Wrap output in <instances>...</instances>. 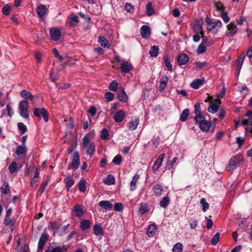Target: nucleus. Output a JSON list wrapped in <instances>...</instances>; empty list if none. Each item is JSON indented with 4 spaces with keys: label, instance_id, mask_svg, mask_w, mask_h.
Instances as JSON below:
<instances>
[{
    "label": "nucleus",
    "instance_id": "nucleus-1",
    "mask_svg": "<svg viewBox=\"0 0 252 252\" xmlns=\"http://www.w3.org/2000/svg\"><path fill=\"white\" fill-rule=\"evenodd\" d=\"M244 162V157L242 154H238L233 156L229 160L226 166L227 171H232L240 166Z\"/></svg>",
    "mask_w": 252,
    "mask_h": 252
},
{
    "label": "nucleus",
    "instance_id": "nucleus-2",
    "mask_svg": "<svg viewBox=\"0 0 252 252\" xmlns=\"http://www.w3.org/2000/svg\"><path fill=\"white\" fill-rule=\"evenodd\" d=\"M29 103L27 100H23L19 102L18 109L20 115L26 119H28L29 117Z\"/></svg>",
    "mask_w": 252,
    "mask_h": 252
},
{
    "label": "nucleus",
    "instance_id": "nucleus-3",
    "mask_svg": "<svg viewBox=\"0 0 252 252\" xmlns=\"http://www.w3.org/2000/svg\"><path fill=\"white\" fill-rule=\"evenodd\" d=\"M196 125L199 126V128L204 132L209 131L212 126V123L209 121L205 120V117L202 119H198L197 121H195Z\"/></svg>",
    "mask_w": 252,
    "mask_h": 252
},
{
    "label": "nucleus",
    "instance_id": "nucleus-4",
    "mask_svg": "<svg viewBox=\"0 0 252 252\" xmlns=\"http://www.w3.org/2000/svg\"><path fill=\"white\" fill-rule=\"evenodd\" d=\"M33 113L36 118H41L42 117L45 122H47L49 120L48 112L45 108H35L33 110Z\"/></svg>",
    "mask_w": 252,
    "mask_h": 252
},
{
    "label": "nucleus",
    "instance_id": "nucleus-5",
    "mask_svg": "<svg viewBox=\"0 0 252 252\" xmlns=\"http://www.w3.org/2000/svg\"><path fill=\"white\" fill-rule=\"evenodd\" d=\"M80 163V156L78 152H75L73 155V158L69 165L67 167L68 170L73 169L74 170L77 169L79 167Z\"/></svg>",
    "mask_w": 252,
    "mask_h": 252
},
{
    "label": "nucleus",
    "instance_id": "nucleus-6",
    "mask_svg": "<svg viewBox=\"0 0 252 252\" xmlns=\"http://www.w3.org/2000/svg\"><path fill=\"white\" fill-rule=\"evenodd\" d=\"M49 236L47 232H44L41 235L37 246L38 251H42L46 242L48 240Z\"/></svg>",
    "mask_w": 252,
    "mask_h": 252
},
{
    "label": "nucleus",
    "instance_id": "nucleus-7",
    "mask_svg": "<svg viewBox=\"0 0 252 252\" xmlns=\"http://www.w3.org/2000/svg\"><path fill=\"white\" fill-rule=\"evenodd\" d=\"M61 31L58 28H51L49 31L50 37L53 41H58L61 37Z\"/></svg>",
    "mask_w": 252,
    "mask_h": 252
},
{
    "label": "nucleus",
    "instance_id": "nucleus-8",
    "mask_svg": "<svg viewBox=\"0 0 252 252\" xmlns=\"http://www.w3.org/2000/svg\"><path fill=\"white\" fill-rule=\"evenodd\" d=\"M200 105L201 103L200 102H197L194 105V121H197L198 119H202L205 116L202 113Z\"/></svg>",
    "mask_w": 252,
    "mask_h": 252
},
{
    "label": "nucleus",
    "instance_id": "nucleus-9",
    "mask_svg": "<svg viewBox=\"0 0 252 252\" xmlns=\"http://www.w3.org/2000/svg\"><path fill=\"white\" fill-rule=\"evenodd\" d=\"M126 114L124 110H119L115 112L113 116V119L116 123H121L125 119Z\"/></svg>",
    "mask_w": 252,
    "mask_h": 252
},
{
    "label": "nucleus",
    "instance_id": "nucleus-10",
    "mask_svg": "<svg viewBox=\"0 0 252 252\" xmlns=\"http://www.w3.org/2000/svg\"><path fill=\"white\" fill-rule=\"evenodd\" d=\"M164 156V154H161L160 155H159L158 158L155 161L154 164L153 166V171L154 172H157L163 160Z\"/></svg>",
    "mask_w": 252,
    "mask_h": 252
},
{
    "label": "nucleus",
    "instance_id": "nucleus-11",
    "mask_svg": "<svg viewBox=\"0 0 252 252\" xmlns=\"http://www.w3.org/2000/svg\"><path fill=\"white\" fill-rule=\"evenodd\" d=\"M189 60V57L186 54H179L177 57L178 63L180 66L187 64Z\"/></svg>",
    "mask_w": 252,
    "mask_h": 252
},
{
    "label": "nucleus",
    "instance_id": "nucleus-12",
    "mask_svg": "<svg viewBox=\"0 0 252 252\" xmlns=\"http://www.w3.org/2000/svg\"><path fill=\"white\" fill-rule=\"evenodd\" d=\"M121 71L125 73H128L132 68V65L127 61H122L121 63Z\"/></svg>",
    "mask_w": 252,
    "mask_h": 252
},
{
    "label": "nucleus",
    "instance_id": "nucleus-13",
    "mask_svg": "<svg viewBox=\"0 0 252 252\" xmlns=\"http://www.w3.org/2000/svg\"><path fill=\"white\" fill-rule=\"evenodd\" d=\"M47 11V9L45 5L40 4L37 7V14L41 20L44 19V15Z\"/></svg>",
    "mask_w": 252,
    "mask_h": 252
},
{
    "label": "nucleus",
    "instance_id": "nucleus-14",
    "mask_svg": "<svg viewBox=\"0 0 252 252\" xmlns=\"http://www.w3.org/2000/svg\"><path fill=\"white\" fill-rule=\"evenodd\" d=\"M10 216H5L4 219V224L5 226H10V227L13 229L16 221V218L15 217L10 218Z\"/></svg>",
    "mask_w": 252,
    "mask_h": 252
},
{
    "label": "nucleus",
    "instance_id": "nucleus-15",
    "mask_svg": "<svg viewBox=\"0 0 252 252\" xmlns=\"http://www.w3.org/2000/svg\"><path fill=\"white\" fill-rule=\"evenodd\" d=\"M140 33L143 38H148L151 34L150 27L146 25H143L140 29Z\"/></svg>",
    "mask_w": 252,
    "mask_h": 252
},
{
    "label": "nucleus",
    "instance_id": "nucleus-16",
    "mask_svg": "<svg viewBox=\"0 0 252 252\" xmlns=\"http://www.w3.org/2000/svg\"><path fill=\"white\" fill-rule=\"evenodd\" d=\"M117 98L122 102H126L128 101V96L123 88H122L121 91L117 93Z\"/></svg>",
    "mask_w": 252,
    "mask_h": 252
},
{
    "label": "nucleus",
    "instance_id": "nucleus-17",
    "mask_svg": "<svg viewBox=\"0 0 252 252\" xmlns=\"http://www.w3.org/2000/svg\"><path fill=\"white\" fill-rule=\"evenodd\" d=\"M140 179V175L136 173L133 177L132 180L130 183L129 189L130 191H133L137 188V183L138 182Z\"/></svg>",
    "mask_w": 252,
    "mask_h": 252
},
{
    "label": "nucleus",
    "instance_id": "nucleus-18",
    "mask_svg": "<svg viewBox=\"0 0 252 252\" xmlns=\"http://www.w3.org/2000/svg\"><path fill=\"white\" fill-rule=\"evenodd\" d=\"M73 211L77 218L81 217L85 213L83 206L80 204H76L73 208Z\"/></svg>",
    "mask_w": 252,
    "mask_h": 252
},
{
    "label": "nucleus",
    "instance_id": "nucleus-19",
    "mask_svg": "<svg viewBox=\"0 0 252 252\" xmlns=\"http://www.w3.org/2000/svg\"><path fill=\"white\" fill-rule=\"evenodd\" d=\"M205 82L204 78L196 79L193 80L190 84V86L194 89H197Z\"/></svg>",
    "mask_w": 252,
    "mask_h": 252
},
{
    "label": "nucleus",
    "instance_id": "nucleus-20",
    "mask_svg": "<svg viewBox=\"0 0 252 252\" xmlns=\"http://www.w3.org/2000/svg\"><path fill=\"white\" fill-rule=\"evenodd\" d=\"M157 230V226L156 224H150L147 230L146 234L148 237H153L155 235Z\"/></svg>",
    "mask_w": 252,
    "mask_h": 252
},
{
    "label": "nucleus",
    "instance_id": "nucleus-21",
    "mask_svg": "<svg viewBox=\"0 0 252 252\" xmlns=\"http://www.w3.org/2000/svg\"><path fill=\"white\" fill-rule=\"evenodd\" d=\"M227 29L229 32L227 33V35L232 37L236 34L237 32V28L234 23H231L227 26Z\"/></svg>",
    "mask_w": 252,
    "mask_h": 252
},
{
    "label": "nucleus",
    "instance_id": "nucleus-22",
    "mask_svg": "<svg viewBox=\"0 0 252 252\" xmlns=\"http://www.w3.org/2000/svg\"><path fill=\"white\" fill-rule=\"evenodd\" d=\"M168 79V77L167 75H164L161 77L159 81L160 84L158 87V90L160 92H162L165 90L167 84Z\"/></svg>",
    "mask_w": 252,
    "mask_h": 252
},
{
    "label": "nucleus",
    "instance_id": "nucleus-23",
    "mask_svg": "<svg viewBox=\"0 0 252 252\" xmlns=\"http://www.w3.org/2000/svg\"><path fill=\"white\" fill-rule=\"evenodd\" d=\"M150 210L149 205L146 203H141L138 209V213L140 215H143Z\"/></svg>",
    "mask_w": 252,
    "mask_h": 252
},
{
    "label": "nucleus",
    "instance_id": "nucleus-24",
    "mask_svg": "<svg viewBox=\"0 0 252 252\" xmlns=\"http://www.w3.org/2000/svg\"><path fill=\"white\" fill-rule=\"evenodd\" d=\"M93 233L96 236L104 235V231L100 224H96L93 227Z\"/></svg>",
    "mask_w": 252,
    "mask_h": 252
},
{
    "label": "nucleus",
    "instance_id": "nucleus-25",
    "mask_svg": "<svg viewBox=\"0 0 252 252\" xmlns=\"http://www.w3.org/2000/svg\"><path fill=\"white\" fill-rule=\"evenodd\" d=\"M91 224V222L89 220L83 219L80 221V228L82 231L86 230L90 228Z\"/></svg>",
    "mask_w": 252,
    "mask_h": 252
},
{
    "label": "nucleus",
    "instance_id": "nucleus-26",
    "mask_svg": "<svg viewBox=\"0 0 252 252\" xmlns=\"http://www.w3.org/2000/svg\"><path fill=\"white\" fill-rule=\"evenodd\" d=\"M99 206L105 210H110L113 208L112 204L108 200H102L99 202Z\"/></svg>",
    "mask_w": 252,
    "mask_h": 252
},
{
    "label": "nucleus",
    "instance_id": "nucleus-27",
    "mask_svg": "<svg viewBox=\"0 0 252 252\" xmlns=\"http://www.w3.org/2000/svg\"><path fill=\"white\" fill-rule=\"evenodd\" d=\"M20 95L24 98L25 100H32L33 99V96L32 93L26 90H23L20 92Z\"/></svg>",
    "mask_w": 252,
    "mask_h": 252
},
{
    "label": "nucleus",
    "instance_id": "nucleus-28",
    "mask_svg": "<svg viewBox=\"0 0 252 252\" xmlns=\"http://www.w3.org/2000/svg\"><path fill=\"white\" fill-rule=\"evenodd\" d=\"M63 182L65 185V187L67 191L69 190L70 188L75 183L74 180L70 176H68L66 177L64 179Z\"/></svg>",
    "mask_w": 252,
    "mask_h": 252
},
{
    "label": "nucleus",
    "instance_id": "nucleus-29",
    "mask_svg": "<svg viewBox=\"0 0 252 252\" xmlns=\"http://www.w3.org/2000/svg\"><path fill=\"white\" fill-rule=\"evenodd\" d=\"M152 190L156 196L161 195L163 191L161 186L159 184H157L153 187Z\"/></svg>",
    "mask_w": 252,
    "mask_h": 252
},
{
    "label": "nucleus",
    "instance_id": "nucleus-30",
    "mask_svg": "<svg viewBox=\"0 0 252 252\" xmlns=\"http://www.w3.org/2000/svg\"><path fill=\"white\" fill-rule=\"evenodd\" d=\"M139 119L137 118L135 120L132 119L128 124V127L129 130H134L136 129L138 125H139Z\"/></svg>",
    "mask_w": 252,
    "mask_h": 252
},
{
    "label": "nucleus",
    "instance_id": "nucleus-31",
    "mask_svg": "<svg viewBox=\"0 0 252 252\" xmlns=\"http://www.w3.org/2000/svg\"><path fill=\"white\" fill-rule=\"evenodd\" d=\"M103 182L107 185H114L115 183V179L111 174H108L107 175L106 177L104 179Z\"/></svg>",
    "mask_w": 252,
    "mask_h": 252
},
{
    "label": "nucleus",
    "instance_id": "nucleus-32",
    "mask_svg": "<svg viewBox=\"0 0 252 252\" xmlns=\"http://www.w3.org/2000/svg\"><path fill=\"white\" fill-rule=\"evenodd\" d=\"M17 243H18L17 247L16 249V252H29V245L24 244L23 245H22L20 247V248H18V247L20 245V239L18 240Z\"/></svg>",
    "mask_w": 252,
    "mask_h": 252
},
{
    "label": "nucleus",
    "instance_id": "nucleus-33",
    "mask_svg": "<svg viewBox=\"0 0 252 252\" xmlns=\"http://www.w3.org/2000/svg\"><path fill=\"white\" fill-rule=\"evenodd\" d=\"M189 108H186L184 109L180 117V121L182 122H184L186 121L189 116Z\"/></svg>",
    "mask_w": 252,
    "mask_h": 252
},
{
    "label": "nucleus",
    "instance_id": "nucleus-34",
    "mask_svg": "<svg viewBox=\"0 0 252 252\" xmlns=\"http://www.w3.org/2000/svg\"><path fill=\"white\" fill-rule=\"evenodd\" d=\"M27 152V149L26 145H19L17 147L15 153L17 156H20L26 154Z\"/></svg>",
    "mask_w": 252,
    "mask_h": 252
},
{
    "label": "nucleus",
    "instance_id": "nucleus-35",
    "mask_svg": "<svg viewBox=\"0 0 252 252\" xmlns=\"http://www.w3.org/2000/svg\"><path fill=\"white\" fill-rule=\"evenodd\" d=\"M98 39V42L101 46L108 49L110 48V44H109L108 40L104 36H99Z\"/></svg>",
    "mask_w": 252,
    "mask_h": 252
},
{
    "label": "nucleus",
    "instance_id": "nucleus-36",
    "mask_svg": "<svg viewBox=\"0 0 252 252\" xmlns=\"http://www.w3.org/2000/svg\"><path fill=\"white\" fill-rule=\"evenodd\" d=\"M170 199L168 196L163 197L159 202V205L163 208H166L169 204Z\"/></svg>",
    "mask_w": 252,
    "mask_h": 252
},
{
    "label": "nucleus",
    "instance_id": "nucleus-37",
    "mask_svg": "<svg viewBox=\"0 0 252 252\" xmlns=\"http://www.w3.org/2000/svg\"><path fill=\"white\" fill-rule=\"evenodd\" d=\"M95 151V146L94 142L91 143L87 147L86 153L87 155L92 157Z\"/></svg>",
    "mask_w": 252,
    "mask_h": 252
},
{
    "label": "nucleus",
    "instance_id": "nucleus-38",
    "mask_svg": "<svg viewBox=\"0 0 252 252\" xmlns=\"http://www.w3.org/2000/svg\"><path fill=\"white\" fill-rule=\"evenodd\" d=\"M193 31L196 33H199L201 35V37H204V32L203 31L202 24L198 23L193 27Z\"/></svg>",
    "mask_w": 252,
    "mask_h": 252
},
{
    "label": "nucleus",
    "instance_id": "nucleus-39",
    "mask_svg": "<svg viewBox=\"0 0 252 252\" xmlns=\"http://www.w3.org/2000/svg\"><path fill=\"white\" fill-rule=\"evenodd\" d=\"M159 51V48L158 46H152L149 51V54L152 57H157L158 56Z\"/></svg>",
    "mask_w": 252,
    "mask_h": 252
},
{
    "label": "nucleus",
    "instance_id": "nucleus-40",
    "mask_svg": "<svg viewBox=\"0 0 252 252\" xmlns=\"http://www.w3.org/2000/svg\"><path fill=\"white\" fill-rule=\"evenodd\" d=\"M49 249H52V252H66L67 250L64 246L62 247L59 246L56 247L49 246Z\"/></svg>",
    "mask_w": 252,
    "mask_h": 252
},
{
    "label": "nucleus",
    "instance_id": "nucleus-41",
    "mask_svg": "<svg viewBox=\"0 0 252 252\" xmlns=\"http://www.w3.org/2000/svg\"><path fill=\"white\" fill-rule=\"evenodd\" d=\"M79 23L78 17L77 16L72 15L70 16L69 24V25L72 27L76 26Z\"/></svg>",
    "mask_w": 252,
    "mask_h": 252
},
{
    "label": "nucleus",
    "instance_id": "nucleus-42",
    "mask_svg": "<svg viewBox=\"0 0 252 252\" xmlns=\"http://www.w3.org/2000/svg\"><path fill=\"white\" fill-rule=\"evenodd\" d=\"M146 14L148 16H152L154 14L155 11L154 8L152 7V3L151 2H148L146 5Z\"/></svg>",
    "mask_w": 252,
    "mask_h": 252
},
{
    "label": "nucleus",
    "instance_id": "nucleus-43",
    "mask_svg": "<svg viewBox=\"0 0 252 252\" xmlns=\"http://www.w3.org/2000/svg\"><path fill=\"white\" fill-rule=\"evenodd\" d=\"M219 108V105L217 103H213L208 107V111L210 113L215 114L218 111Z\"/></svg>",
    "mask_w": 252,
    "mask_h": 252
},
{
    "label": "nucleus",
    "instance_id": "nucleus-44",
    "mask_svg": "<svg viewBox=\"0 0 252 252\" xmlns=\"http://www.w3.org/2000/svg\"><path fill=\"white\" fill-rule=\"evenodd\" d=\"M10 190L9 184L7 182H4L0 187V191L2 194H7Z\"/></svg>",
    "mask_w": 252,
    "mask_h": 252
},
{
    "label": "nucleus",
    "instance_id": "nucleus-45",
    "mask_svg": "<svg viewBox=\"0 0 252 252\" xmlns=\"http://www.w3.org/2000/svg\"><path fill=\"white\" fill-rule=\"evenodd\" d=\"M164 63L165 65L167 67L168 70L170 71H172L173 68L170 63V60L168 56L165 55L163 57Z\"/></svg>",
    "mask_w": 252,
    "mask_h": 252
},
{
    "label": "nucleus",
    "instance_id": "nucleus-46",
    "mask_svg": "<svg viewBox=\"0 0 252 252\" xmlns=\"http://www.w3.org/2000/svg\"><path fill=\"white\" fill-rule=\"evenodd\" d=\"M109 135L110 134L107 129L103 128L101 130L100 135V139L102 140H106L108 138Z\"/></svg>",
    "mask_w": 252,
    "mask_h": 252
},
{
    "label": "nucleus",
    "instance_id": "nucleus-47",
    "mask_svg": "<svg viewBox=\"0 0 252 252\" xmlns=\"http://www.w3.org/2000/svg\"><path fill=\"white\" fill-rule=\"evenodd\" d=\"M78 189L80 191L84 192L86 190V182L85 180H81L79 181L78 184Z\"/></svg>",
    "mask_w": 252,
    "mask_h": 252
},
{
    "label": "nucleus",
    "instance_id": "nucleus-48",
    "mask_svg": "<svg viewBox=\"0 0 252 252\" xmlns=\"http://www.w3.org/2000/svg\"><path fill=\"white\" fill-rule=\"evenodd\" d=\"M8 169L9 172L11 174L14 173L15 171H16L18 168L17 167V163L16 161H12L11 164L9 165L8 167Z\"/></svg>",
    "mask_w": 252,
    "mask_h": 252
},
{
    "label": "nucleus",
    "instance_id": "nucleus-49",
    "mask_svg": "<svg viewBox=\"0 0 252 252\" xmlns=\"http://www.w3.org/2000/svg\"><path fill=\"white\" fill-rule=\"evenodd\" d=\"M50 181V179L48 178L46 181L43 182L41 184V186L38 190L39 192H40V195H41L45 191V188L48 185L49 182Z\"/></svg>",
    "mask_w": 252,
    "mask_h": 252
},
{
    "label": "nucleus",
    "instance_id": "nucleus-50",
    "mask_svg": "<svg viewBox=\"0 0 252 252\" xmlns=\"http://www.w3.org/2000/svg\"><path fill=\"white\" fill-rule=\"evenodd\" d=\"M200 202L202 206V210L204 212H205L209 208V204L204 198H201Z\"/></svg>",
    "mask_w": 252,
    "mask_h": 252
},
{
    "label": "nucleus",
    "instance_id": "nucleus-51",
    "mask_svg": "<svg viewBox=\"0 0 252 252\" xmlns=\"http://www.w3.org/2000/svg\"><path fill=\"white\" fill-rule=\"evenodd\" d=\"M18 129L21 131V134H23L27 131L28 129L27 126L23 123L19 122L17 124Z\"/></svg>",
    "mask_w": 252,
    "mask_h": 252
},
{
    "label": "nucleus",
    "instance_id": "nucleus-52",
    "mask_svg": "<svg viewBox=\"0 0 252 252\" xmlns=\"http://www.w3.org/2000/svg\"><path fill=\"white\" fill-rule=\"evenodd\" d=\"M183 245L180 242L175 244L173 248L172 252H181L183 251Z\"/></svg>",
    "mask_w": 252,
    "mask_h": 252
},
{
    "label": "nucleus",
    "instance_id": "nucleus-53",
    "mask_svg": "<svg viewBox=\"0 0 252 252\" xmlns=\"http://www.w3.org/2000/svg\"><path fill=\"white\" fill-rule=\"evenodd\" d=\"M118 83L115 80H113L109 84V89L113 92H116L118 89Z\"/></svg>",
    "mask_w": 252,
    "mask_h": 252
},
{
    "label": "nucleus",
    "instance_id": "nucleus-54",
    "mask_svg": "<svg viewBox=\"0 0 252 252\" xmlns=\"http://www.w3.org/2000/svg\"><path fill=\"white\" fill-rule=\"evenodd\" d=\"M237 90L241 92L243 95L245 96L249 92V89L246 86H240L237 88Z\"/></svg>",
    "mask_w": 252,
    "mask_h": 252
},
{
    "label": "nucleus",
    "instance_id": "nucleus-55",
    "mask_svg": "<svg viewBox=\"0 0 252 252\" xmlns=\"http://www.w3.org/2000/svg\"><path fill=\"white\" fill-rule=\"evenodd\" d=\"M122 161V157L120 155H116L113 159L112 162L113 163L117 165H120L121 164Z\"/></svg>",
    "mask_w": 252,
    "mask_h": 252
},
{
    "label": "nucleus",
    "instance_id": "nucleus-56",
    "mask_svg": "<svg viewBox=\"0 0 252 252\" xmlns=\"http://www.w3.org/2000/svg\"><path fill=\"white\" fill-rule=\"evenodd\" d=\"M114 97L115 94L110 92H106L104 94V98L106 99L107 101L108 102L112 101L114 99Z\"/></svg>",
    "mask_w": 252,
    "mask_h": 252
},
{
    "label": "nucleus",
    "instance_id": "nucleus-57",
    "mask_svg": "<svg viewBox=\"0 0 252 252\" xmlns=\"http://www.w3.org/2000/svg\"><path fill=\"white\" fill-rule=\"evenodd\" d=\"M215 5L216 10L220 11V13L223 12V11L225 10L224 7L221 2L219 1L216 2L215 3Z\"/></svg>",
    "mask_w": 252,
    "mask_h": 252
},
{
    "label": "nucleus",
    "instance_id": "nucleus-58",
    "mask_svg": "<svg viewBox=\"0 0 252 252\" xmlns=\"http://www.w3.org/2000/svg\"><path fill=\"white\" fill-rule=\"evenodd\" d=\"M220 233L217 232L211 239V243L212 245H216L220 241Z\"/></svg>",
    "mask_w": 252,
    "mask_h": 252
},
{
    "label": "nucleus",
    "instance_id": "nucleus-59",
    "mask_svg": "<svg viewBox=\"0 0 252 252\" xmlns=\"http://www.w3.org/2000/svg\"><path fill=\"white\" fill-rule=\"evenodd\" d=\"M206 47L203 45L202 44H200L199 45L197 50V53L198 54H202L205 52L206 51Z\"/></svg>",
    "mask_w": 252,
    "mask_h": 252
},
{
    "label": "nucleus",
    "instance_id": "nucleus-60",
    "mask_svg": "<svg viewBox=\"0 0 252 252\" xmlns=\"http://www.w3.org/2000/svg\"><path fill=\"white\" fill-rule=\"evenodd\" d=\"M189 222L190 228L195 229L197 225V221L193 218H190V220H189Z\"/></svg>",
    "mask_w": 252,
    "mask_h": 252
},
{
    "label": "nucleus",
    "instance_id": "nucleus-61",
    "mask_svg": "<svg viewBox=\"0 0 252 252\" xmlns=\"http://www.w3.org/2000/svg\"><path fill=\"white\" fill-rule=\"evenodd\" d=\"M125 7L128 13H132L134 12V7L130 3H126Z\"/></svg>",
    "mask_w": 252,
    "mask_h": 252
},
{
    "label": "nucleus",
    "instance_id": "nucleus-62",
    "mask_svg": "<svg viewBox=\"0 0 252 252\" xmlns=\"http://www.w3.org/2000/svg\"><path fill=\"white\" fill-rule=\"evenodd\" d=\"M245 133H250L252 137V118L250 119V124L245 128Z\"/></svg>",
    "mask_w": 252,
    "mask_h": 252
},
{
    "label": "nucleus",
    "instance_id": "nucleus-63",
    "mask_svg": "<svg viewBox=\"0 0 252 252\" xmlns=\"http://www.w3.org/2000/svg\"><path fill=\"white\" fill-rule=\"evenodd\" d=\"M90 143L89 138L87 135L85 136L83 138L82 148L84 149L87 148Z\"/></svg>",
    "mask_w": 252,
    "mask_h": 252
},
{
    "label": "nucleus",
    "instance_id": "nucleus-64",
    "mask_svg": "<svg viewBox=\"0 0 252 252\" xmlns=\"http://www.w3.org/2000/svg\"><path fill=\"white\" fill-rule=\"evenodd\" d=\"M11 7L9 5H6L2 9V13L4 15H8L10 14Z\"/></svg>",
    "mask_w": 252,
    "mask_h": 252
}]
</instances>
